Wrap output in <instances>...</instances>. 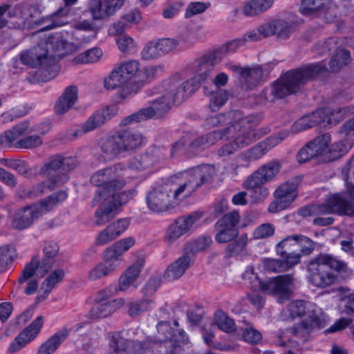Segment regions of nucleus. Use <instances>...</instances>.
<instances>
[{
	"mask_svg": "<svg viewBox=\"0 0 354 354\" xmlns=\"http://www.w3.org/2000/svg\"><path fill=\"white\" fill-rule=\"evenodd\" d=\"M160 68L156 66L144 68V77L138 81H131L140 71V63L137 60H129L115 67L109 75L104 80L106 89L118 88L117 95L121 99H126L137 94L145 83L151 82L156 77Z\"/></svg>",
	"mask_w": 354,
	"mask_h": 354,
	"instance_id": "f257e3e1",
	"label": "nucleus"
},
{
	"mask_svg": "<svg viewBox=\"0 0 354 354\" xmlns=\"http://www.w3.org/2000/svg\"><path fill=\"white\" fill-rule=\"evenodd\" d=\"M327 68L322 62L302 65L282 74L271 85V94L282 99L298 93L307 82L325 73Z\"/></svg>",
	"mask_w": 354,
	"mask_h": 354,
	"instance_id": "f03ea898",
	"label": "nucleus"
},
{
	"mask_svg": "<svg viewBox=\"0 0 354 354\" xmlns=\"http://www.w3.org/2000/svg\"><path fill=\"white\" fill-rule=\"evenodd\" d=\"M327 68L322 62L302 65L282 74L271 85V94L282 99L298 93L307 82L325 73Z\"/></svg>",
	"mask_w": 354,
	"mask_h": 354,
	"instance_id": "7ed1b4c3",
	"label": "nucleus"
},
{
	"mask_svg": "<svg viewBox=\"0 0 354 354\" xmlns=\"http://www.w3.org/2000/svg\"><path fill=\"white\" fill-rule=\"evenodd\" d=\"M326 266L342 275H348V264L330 254L320 253L313 258L307 265L308 282L318 288H325L337 281V276L326 269Z\"/></svg>",
	"mask_w": 354,
	"mask_h": 354,
	"instance_id": "20e7f679",
	"label": "nucleus"
},
{
	"mask_svg": "<svg viewBox=\"0 0 354 354\" xmlns=\"http://www.w3.org/2000/svg\"><path fill=\"white\" fill-rule=\"evenodd\" d=\"M316 214H337L354 217V188L329 196L324 204L304 206L298 210V214L302 217Z\"/></svg>",
	"mask_w": 354,
	"mask_h": 354,
	"instance_id": "39448f33",
	"label": "nucleus"
},
{
	"mask_svg": "<svg viewBox=\"0 0 354 354\" xmlns=\"http://www.w3.org/2000/svg\"><path fill=\"white\" fill-rule=\"evenodd\" d=\"M166 86V93L162 96L153 101L149 106L143 108L148 120L162 116L173 104H180L185 100L193 90L189 85L180 87V80L174 79L167 80Z\"/></svg>",
	"mask_w": 354,
	"mask_h": 354,
	"instance_id": "423d86ee",
	"label": "nucleus"
},
{
	"mask_svg": "<svg viewBox=\"0 0 354 354\" xmlns=\"http://www.w3.org/2000/svg\"><path fill=\"white\" fill-rule=\"evenodd\" d=\"M243 279L249 280L252 289L278 296L280 303L290 298L294 288V278L291 274L279 275L263 281L253 271H246L243 274Z\"/></svg>",
	"mask_w": 354,
	"mask_h": 354,
	"instance_id": "0eeeda50",
	"label": "nucleus"
},
{
	"mask_svg": "<svg viewBox=\"0 0 354 354\" xmlns=\"http://www.w3.org/2000/svg\"><path fill=\"white\" fill-rule=\"evenodd\" d=\"M254 128L255 124L252 118L248 116L220 131L224 133L223 138L227 136V139L232 138L240 148H243L270 131L268 128L262 129L259 131H256Z\"/></svg>",
	"mask_w": 354,
	"mask_h": 354,
	"instance_id": "6e6552de",
	"label": "nucleus"
},
{
	"mask_svg": "<svg viewBox=\"0 0 354 354\" xmlns=\"http://www.w3.org/2000/svg\"><path fill=\"white\" fill-rule=\"evenodd\" d=\"M142 142L140 133L129 129L118 131L106 139L102 145V150L107 154H119L122 152L133 151L140 147Z\"/></svg>",
	"mask_w": 354,
	"mask_h": 354,
	"instance_id": "1a4fd4ad",
	"label": "nucleus"
},
{
	"mask_svg": "<svg viewBox=\"0 0 354 354\" xmlns=\"http://www.w3.org/2000/svg\"><path fill=\"white\" fill-rule=\"evenodd\" d=\"M44 257L39 261V256H34L30 262L27 263L18 279L19 283H23L34 276L36 271L43 277L53 267L54 258L57 255L59 247L56 243L46 242L44 248Z\"/></svg>",
	"mask_w": 354,
	"mask_h": 354,
	"instance_id": "9d476101",
	"label": "nucleus"
},
{
	"mask_svg": "<svg viewBox=\"0 0 354 354\" xmlns=\"http://www.w3.org/2000/svg\"><path fill=\"white\" fill-rule=\"evenodd\" d=\"M124 169L121 163L103 169L104 185L96 190L92 201L93 205L115 196V192L124 187L126 182L122 178Z\"/></svg>",
	"mask_w": 354,
	"mask_h": 354,
	"instance_id": "9b49d317",
	"label": "nucleus"
},
{
	"mask_svg": "<svg viewBox=\"0 0 354 354\" xmlns=\"http://www.w3.org/2000/svg\"><path fill=\"white\" fill-rule=\"evenodd\" d=\"M219 61L220 59L216 57L212 50L205 53L196 62L194 77L183 82L180 81V87L189 85L190 88H193L192 93L195 92L200 83L212 77L215 64Z\"/></svg>",
	"mask_w": 354,
	"mask_h": 354,
	"instance_id": "f8f14e48",
	"label": "nucleus"
},
{
	"mask_svg": "<svg viewBox=\"0 0 354 354\" xmlns=\"http://www.w3.org/2000/svg\"><path fill=\"white\" fill-rule=\"evenodd\" d=\"M301 181L300 176H295L281 184L274 193L275 200L269 205V212L274 214L288 207L297 196L296 189Z\"/></svg>",
	"mask_w": 354,
	"mask_h": 354,
	"instance_id": "ddd939ff",
	"label": "nucleus"
},
{
	"mask_svg": "<svg viewBox=\"0 0 354 354\" xmlns=\"http://www.w3.org/2000/svg\"><path fill=\"white\" fill-rule=\"evenodd\" d=\"M118 109L115 106H108L93 112L84 122L71 129V135L73 138L81 137L88 132L102 127L106 121L111 119L117 113Z\"/></svg>",
	"mask_w": 354,
	"mask_h": 354,
	"instance_id": "4468645a",
	"label": "nucleus"
},
{
	"mask_svg": "<svg viewBox=\"0 0 354 354\" xmlns=\"http://www.w3.org/2000/svg\"><path fill=\"white\" fill-rule=\"evenodd\" d=\"M168 154L165 147L152 146L139 157L132 159L129 167L137 170H145L165 160Z\"/></svg>",
	"mask_w": 354,
	"mask_h": 354,
	"instance_id": "2eb2a0df",
	"label": "nucleus"
},
{
	"mask_svg": "<svg viewBox=\"0 0 354 354\" xmlns=\"http://www.w3.org/2000/svg\"><path fill=\"white\" fill-rule=\"evenodd\" d=\"M203 215L201 211L194 212L187 216L178 217L167 228L165 240L172 243L181 236L188 232L192 225Z\"/></svg>",
	"mask_w": 354,
	"mask_h": 354,
	"instance_id": "dca6fc26",
	"label": "nucleus"
},
{
	"mask_svg": "<svg viewBox=\"0 0 354 354\" xmlns=\"http://www.w3.org/2000/svg\"><path fill=\"white\" fill-rule=\"evenodd\" d=\"M330 141L331 136L328 133L316 137L298 151L297 154V161L299 163H304L316 156H322L328 148Z\"/></svg>",
	"mask_w": 354,
	"mask_h": 354,
	"instance_id": "f3484780",
	"label": "nucleus"
},
{
	"mask_svg": "<svg viewBox=\"0 0 354 354\" xmlns=\"http://www.w3.org/2000/svg\"><path fill=\"white\" fill-rule=\"evenodd\" d=\"M45 214L41 205H27L15 212L12 216L11 225L17 230H24L30 227L35 221Z\"/></svg>",
	"mask_w": 354,
	"mask_h": 354,
	"instance_id": "a211bd4d",
	"label": "nucleus"
},
{
	"mask_svg": "<svg viewBox=\"0 0 354 354\" xmlns=\"http://www.w3.org/2000/svg\"><path fill=\"white\" fill-rule=\"evenodd\" d=\"M43 324L44 317L42 316H38L18 334L9 345L8 351L10 353H13L25 347L37 336Z\"/></svg>",
	"mask_w": 354,
	"mask_h": 354,
	"instance_id": "6ab92c4d",
	"label": "nucleus"
},
{
	"mask_svg": "<svg viewBox=\"0 0 354 354\" xmlns=\"http://www.w3.org/2000/svg\"><path fill=\"white\" fill-rule=\"evenodd\" d=\"M214 175V167L209 165H203L186 172L185 180L189 186V192L193 193L202 185L209 183Z\"/></svg>",
	"mask_w": 354,
	"mask_h": 354,
	"instance_id": "aec40b11",
	"label": "nucleus"
},
{
	"mask_svg": "<svg viewBox=\"0 0 354 354\" xmlns=\"http://www.w3.org/2000/svg\"><path fill=\"white\" fill-rule=\"evenodd\" d=\"M134 243L135 239L133 237L122 239L115 242L104 250L103 253L104 262L115 270L122 260V254L129 250Z\"/></svg>",
	"mask_w": 354,
	"mask_h": 354,
	"instance_id": "412c9836",
	"label": "nucleus"
},
{
	"mask_svg": "<svg viewBox=\"0 0 354 354\" xmlns=\"http://www.w3.org/2000/svg\"><path fill=\"white\" fill-rule=\"evenodd\" d=\"M171 191L167 187H160L149 192L147 196L148 207L153 212L167 210L171 205Z\"/></svg>",
	"mask_w": 354,
	"mask_h": 354,
	"instance_id": "4be33fe9",
	"label": "nucleus"
},
{
	"mask_svg": "<svg viewBox=\"0 0 354 354\" xmlns=\"http://www.w3.org/2000/svg\"><path fill=\"white\" fill-rule=\"evenodd\" d=\"M297 234L290 235L279 241L276 251L281 258H285L288 263L293 266L300 261L301 254L298 252Z\"/></svg>",
	"mask_w": 354,
	"mask_h": 354,
	"instance_id": "5701e85b",
	"label": "nucleus"
},
{
	"mask_svg": "<svg viewBox=\"0 0 354 354\" xmlns=\"http://www.w3.org/2000/svg\"><path fill=\"white\" fill-rule=\"evenodd\" d=\"M124 0H91L89 10L94 19H103L122 7Z\"/></svg>",
	"mask_w": 354,
	"mask_h": 354,
	"instance_id": "b1692460",
	"label": "nucleus"
},
{
	"mask_svg": "<svg viewBox=\"0 0 354 354\" xmlns=\"http://www.w3.org/2000/svg\"><path fill=\"white\" fill-rule=\"evenodd\" d=\"M130 220L124 218L113 222L103 230L96 237L95 243L99 245L106 244L121 235L129 227Z\"/></svg>",
	"mask_w": 354,
	"mask_h": 354,
	"instance_id": "393cba45",
	"label": "nucleus"
},
{
	"mask_svg": "<svg viewBox=\"0 0 354 354\" xmlns=\"http://www.w3.org/2000/svg\"><path fill=\"white\" fill-rule=\"evenodd\" d=\"M223 133L220 130L213 131L206 135L194 138L187 146V153L195 155L213 145L216 142L223 138Z\"/></svg>",
	"mask_w": 354,
	"mask_h": 354,
	"instance_id": "a878e982",
	"label": "nucleus"
},
{
	"mask_svg": "<svg viewBox=\"0 0 354 354\" xmlns=\"http://www.w3.org/2000/svg\"><path fill=\"white\" fill-rule=\"evenodd\" d=\"M264 81L263 70L261 65L245 67L242 70V77H239L241 86L244 90H252Z\"/></svg>",
	"mask_w": 354,
	"mask_h": 354,
	"instance_id": "bb28decb",
	"label": "nucleus"
},
{
	"mask_svg": "<svg viewBox=\"0 0 354 354\" xmlns=\"http://www.w3.org/2000/svg\"><path fill=\"white\" fill-rule=\"evenodd\" d=\"M124 303L123 298L112 299L109 302L95 303L87 317L95 320L107 317L122 307Z\"/></svg>",
	"mask_w": 354,
	"mask_h": 354,
	"instance_id": "cd10ccee",
	"label": "nucleus"
},
{
	"mask_svg": "<svg viewBox=\"0 0 354 354\" xmlns=\"http://www.w3.org/2000/svg\"><path fill=\"white\" fill-rule=\"evenodd\" d=\"M192 259L185 252L176 261L169 264L163 274V278L167 281H174L180 278L191 266Z\"/></svg>",
	"mask_w": 354,
	"mask_h": 354,
	"instance_id": "c85d7f7f",
	"label": "nucleus"
},
{
	"mask_svg": "<svg viewBox=\"0 0 354 354\" xmlns=\"http://www.w3.org/2000/svg\"><path fill=\"white\" fill-rule=\"evenodd\" d=\"M20 60L25 65L32 68L46 66L48 62V51L40 46L23 52L20 55Z\"/></svg>",
	"mask_w": 354,
	"mask_h": 354,
	"instance_id": "c756f323",
	"label": "nucleus"
},
{
	"mask_svg": "<svg viewBox=\"0 0 354 354\" xmlns=\"http://www.w3.org/2000/svg\"><path fill=\"white\" fill-rule=\"evenodd\" d=\"M281 168V162L278 160H273L261 166L250 176L254 178L252 181L267 183L277 176Z\"/></svg>",
	"mask_w": 354,
	"mask_h": 354,
	"instance_id": "7c9ffc66",
	"label": "nucleus"
},
{
	"mask_svg": "<svg viewBox=\"0 0 354 354\" xmlns=\"http://www.w3.org/2000/svg\"><path fill=\"white\" fill-rule=\"evenodd\" d=\"M78 88L75 85L66 87L62 95L58 98L55 111L57 114H64L67 112L77 100Z\"/></svg>",
	"mask_w": 354,
	"mask_h": 354,
	"instance_id": "2f4dec72",
	"label": "nucleus"
},
{
	"mask_svg": "<svg viewBox=\"0 0 354 354\" xmlns=\"http://www.w3.org/2000/svg\"><path fill=\"white\" fill-rule=\"evenodd\" d=\"M144 264L143 259L137 260L120 276L118 286L119 290H126L138 279Z\"/></svg>",
	"mask_w": 354,
	"mask_h": 354,
	"instance_id": "473e14b6",
	"label": "nucleus"
},
{
	"mask_svg": "<svg viewBox=\"0 0 354 354\" xmlns=\"http://www.w3.org/2000/svg\"><path fill=\"white\" fill-rule=\"evenodd\" d=\"M326 113L322 109H317L308 115L299 118L292 126L295 131H301L312 128L321 122L326 118Z\"/></svg>",
	"mask_w": 354,
	"mask_h": 354,
	"instance_id": "72a5a7b5",
	"label": "nucleus"
},
{
	"mask_svg": "<svg viewBox=\"0 0 354 354\" xmlns=\"http://www.w3.org/2000/svg\"><path fill=\"white\" fill-rule=\"evenodd\" d=\"M68 180V176L66 174L50 177L48 180L33 186L29 191V195L33 197L41 196L46 191V189L53 190L55 187L66 183Z\"/></svg>",
	"mask_w": 354,
	"mask_h": 354,
	"instance_id": "f704fd0d",
	"label": "nucleus"
},
{
	"mask_svg": "<svg viewBox=\"0 0 354 354\" xmlns=\"http://www.w3.org/2000/svg\"><path fill=\"white\" fill-rule=\"evenodd\" d=\"M68 335L67 328L61 329L40 346L38 354H53L66 339Z\"/></svg>",
	"mask_w": 354,
	"mask_h": 354,
	"instance_id": "c9c22d12",
	"label": "nucleus"
},
{
	"mask_svg": "<svg viewBox=\"0 0 354 354\" xmlns=\"http://www.w3.org/2000/svg\"><path fill=\"white\" fill-rule=\"evenodd\" d=\"M313 327L322 328L324 327V324L318 317L315 316L310 321L305 319L295 324L290 330L296 337L306 339Z\"/></svg>",
	"mask_w": 354,
	"mask_h": 354,
	"instance_id": "e433bc0d",
	"label": "nucleus"
},
{
	"mask_svg": "<svg viewBox=\"0 0 354 354\" xmlns=\"http://www.w3.org/2000/svg\"><path fill=\"white\" fill-rule=\"evenodd\" d=\"M274 0H250L243 7L242 12L247 17H255L269 10Z\"/></svg>",
	"mask_w": 354,
	"mask_h": 354,
	"instance_id": "4c0bfd02",
	"label": "nucleus"
},
{
	"mask_svg": "<svg viewBox=\"0 0 354 354\" xmlns=\"http://www.w3.org/2000/svg\"><path fill=\"white\" fill-rule=\"evenodd\" d=\"M62 156L60 155H55L51 157L49 160L46 162L40 170V173L47 176H62L65 174L62 172ZM66 175L68 176L67 174Z\"/></svg>",
	"mask_w": 354,
	"mask_h": 354,
	"instance_id": "58836bf2",
	"label": "nucleus"
},
{
	"mask_svg": "<svg viewBox=\"0 0 354 354\" xmlns=\"http://www.w3.org/2000/svg\"><path fill=\"white\" fill-rule=\"evenodd\" d=\"M252 178L249 176L244 184L245 189L250 190L252 197L256 201L265 199L269 194V190L264 187L265 183H259L257 180L252 181Z\"/></svg>",
	"mask_w": 354,
	"mask_h": 354,
	"instance_id": "ea45409f",
	"label": "nucleus"
},
{
	"mask_svg": "<svg viewBox=\"0 0 354 354\" xmlns=\"http://www.w3.org/2000/svg\"><path fill=\"white\" fill-rule=\"evenodd\" d=\"M353 144L352 140H343L333 143L328 149L330 159L334 160L342 157L352 148Z\"/></svg>",
	"mask_w": 354,
	"mask_h": 354,
	"instance_id": "a19ab883",
	"label": "nucleus"
},
{
	"mask_svg": "<svg viewBox=\"0 0 354 354\" xmlns=\"http://www.w3.org/2000/svg\"><path fill=\"white\" fill-rule=\"evenodd\" d=\"M17 257L16 250L11 245L0 247V272H4Z\"/></svg>",
	"mask_w": 354,
	"mask_h": 354,
	"instance_id": "79ce46f5",
	"label": "nucleus"
},
{
	"mask_svg": "<svg viewBox=\"0 0 354 354\" xmlns=\"http://www.w3.org/2000/svg\"><path fill=\"white\" fill-rule=\"evenodd\" d=\"M350 52L344 48H339L336 50L335 54L331 57L329 62V67L332 72L339 70L343 66L348 63Z\"/></svg>",
	"mask_w": 354,
	"mask_h": 354,
	"instance_id": "37998d69",
	"label": "nucleus"
},
{
	"mask_svg": "<svg viewBox=\"0 0 354 354\" xmlns=\"http://www.w3.org/2000/svg\"><path fill=\"white\" fill-rule=\"evenodd\" d=\"M274 35L278 38L286 39L295 30V26L293 23L288 22L283 19L274 20Z\"/></svg>",
	"mask_w": 354,
	"mask_h": 354,
	"instance_id": "c03bdc74",
	"label": "nucleus"
},
{
	"mask_svg": "<svg viewBox=\"0 0 354 354\" xmlns=\"http://www.w3.org/2000/svg\"><path fill=\"white\" fill-rule=\"evenodd\" d=\"M246 42V39H236L231 41L227 42L225 44L222 45L221 47L212 50L216 57H217L220 60L227 54L232 53L237 50V49L243 46Z\"/></svg>",
	"mask_w": 354,
	"mask_h": 354,
	"instance_id": "a18cd8bd",
	"label": "nucleus"
},
{
	"mask_svg": "<svg viewBox=\"0 0 354 354\" xmlns=\"http://www.w3.org/2000/svg\"><path fill=\"white\" fill-rule=\"evenodd\" d=\"M68 194L66 191L60 190L40 201V205L45 213L50 211L58 203L66 199Z\"/></svg>",
	"mask_w": 354,
	"mask_h": 354,
	"instance_id": "49530a36",
	"label": "nucleus"
},
{
	"mask_svg": "<svg viewBox=\"0 0 354 354\" xmlns=\"http://www.w3.org/2000/svg\"><path fill=\"white\" fill-rule=\"evenodd\" d=\"M247 241V234H241L239 238L227 245L225 250V255L227 257H232L239 254L246 246Z\"/></svg>",
	"mask_w": 354,
	"mask_h": 354,
	"instance_id": "de8ad7c7",
	"label": "nucleus"
},
{
	"mask_svg": "<svg viewBox=\"0 0 354 354\" xmlns=\"http://www.w3.org/2000/svg\"><path fill=\"white\" fill-rule=\"evenodd\" d=\"M330 0H303L300 6V12L304 15H310L317 10H323Z\"/></svg>",
	"mask_w": 354,
	"mask_h": 354,
	"instance_id": "09e8293b",
	"label": "nucleus"
},
{
	"mask_svg": "<svg viewBox=\"0 0 354 354\" xmlns=\"http://www.w3.org/2000/svg\"><path fill=\"white\" fill-rule=\"evenodd\" d=\"M212 243V239L209 236H201L193 241L187 243L185 247L187 254H195L208 248Z\"/></svg>",
	"mask_w": 354,
	"mask_h": 354,
	"instance_id": "8fccbe9b",
	"label": "nucleus"
},
{
	"mask_svg": "<svg viewBox=\"0 0 354 354\" xmlns=\"http://www.w3.org/2000/svg\"><path fill=\"white\" fill-rule=\"evenodd\" d=\"M240 220V216L236 211L224 214L215 224V227L237 229L236 225Z\"/></svg>",
	"mask_w": 354,
	"mask_h": 354,
	"instance_id": "3c124183",
	"label": "nucleus"
},
{
	"mask_svg": "<svg viewBox=\"0 0 354 354\" xmlns=\"http://www.w3.org/2000/svg\"><path fill=\"white\" fill-rule=\"evenodd\" d=\"M43 143V139L39 135H30L18 140L14 144V147L18 149H33L40 147Z\"/></svg>",
	"mask_w": 354,
	"mask_h": 354,
	"instance_id": "603ef678",
	"label": "nucleus"
},
{
	"mask_svg": "<svg viewBox=\"0 0 354 354\" xmlns=\"http://www.w3.org/2000/svg\"><path fill=\"white\" fill-rule=\"evenodd\" d=\"M215 322L218 328L226 333H232L236 329L234 321L221 310L215 313Z\"/></svg>",
	"mask_w": 354,
	"mask_h": 354,
	"instance_id": "864d4df0",
	"label": "nucleus"
},
{
	"mask_svg": "<svg viewBox=\"0 0 354 354\" xmlns=\"http://www.w3.org/2000/svg\"><path fill=\"white\" fill-rule=\"evenodd\" d=\"M102 52L101 49L98 48H92L86 50L83 53L77 55L75 58L74 61L77 64H89L93 63L102 57Z\"/></svg>",
	"mask_w": 354,
	"mask_h": 354,
	"instance_id": "5fc2aeb1",
	"label": "nucleus"
},
{
	"mask_svg": "<svg viewBox=\"0 0 354 354\" xmlns=\"http://www.w3.org/2000/svg\"><path fill=\"white\" fill-rule=\"evenodd\" d=\"M151 303H152V300L148 299H139L129 303V315L131 317H135L140 313L149 310Z\"/></svg>",
	"mask_w": 354,
	"mask_h": 354,
	"instance_id": "6e6d98bb",
	"label": "nucleus"
},
{
	"mask_svg": "<svg viewBox=\"0 0 354 354\" xmlns=\"http://www.w3.org/2000/svg\"><path fill=\"white\" fill-rule=\"evenodd\" d=\"M267 152L266 149L259 142L250 149L243 152L241 158L246 161H254L263 157Z\"/></svg>",
	"mask_w": 354,
	"mask_h": 354,
	"instance_id": "4d7b16f0",
	"label": "nucleus"
},
{
	"mask_svg": "<svg viewBox=\"0 0 354 354\" xmlns=\"http://www.w3.org/2000/svg\"><path fill=\"white\" fill-rule=\"evenodd\" d=\"M65 276V272L62 269L54 270L48 277L43 281L41 288H46V292H50L54 286L61 282Z\"/></svg>",
	"mask_w": 354,
	"mask_h": 354,
	"instance_id": "13d9d810",
	"label": "nucleus"
},
{
	"mask_svg": "<svg viewBox=\"0 0 354 354\" xmlns=\"http://www.w3.org/2000/svg\"><path fill=\"white\" fill-rule=\"evenodd\" d=\"M265 267L270 271L279 272H284L292 267V265L288 263V261L285 258H281L280 259H265L264 261Z\"/></svg>",
	"mask_w": 354,
	"mask_h": 354,
	"instance_id": "bf43d9fd",
	"label": "nucleus"
},
{
	"mask_svg": "<svg viewBox=\"0 0 354 354\" xmlns=\"http://www.w3.org/2000/svg\"><path fill=\"white\" fill-rule=\"evenodd\" d=\"M114 270L105 262L99 263L89 272L88 279L95 281L110 274Z\"/></svg>",
	"mask_w": 354,
	"mask_h": 354,
	"instance_id": "052dcab7",
	"label": "nucleus"
},
{
	"mask_svg": "<svg viewBox=\"0 0 354 354\" xmlns=\"http://www.w3.org/2000/svg\"><path fill=\"white\" fill-rule=\"evenodd\" d=\"M218 232L215 235V240L218 243H225L234 240L239 235L238 229H228L216 227Z\"/></svg>",
	"mask_w": 354,
	"mask_h": 354,
	"instance_id": "680f3d73",
	"label": "nucleus"
},
{
	"mask_svg": "<svg viewBox=\"0 0 354 354\" xmlns=\"http://www.w3.org/2000/svg\"><path fill=\"white\" fill-rule=\"evenodd\" d=\"M289 132L287 131H282L277 133L272 134L261 142L266 149L267 151L276 147L281 143L283 140L289 136Z\"/></svg>",
	"mask_w": 354,
	"mask_h": 354,
	"instance_id": "e2e57ef3",
	"label": "nucleus"
},
{
	"mask_svg": "<svg viewBox=\"0 0 354 354\" xmlns=\"http://www.w3.org/2000/svg\"><path fill=\"white\" fill-rule=\"evenodd\" d=\"M141 56L145 60H150L162 56L156 39L150 41L145 46L141 51Z\"/></svg>",
	"mask_w": 354,
	"mask_h": 354,
	"instance_id": "0e129e2a",
	"label": "nucleus"
},
{
	"mask_svg": "<svg viewBox=\"0 0 354 354\" xmlns=\"http://www.w3.org/2000/svg\"><path fill=\"white\" fill-rule=\"evenodd\" d=\"M297 239L298 250L303 255H310L315 248V242L302 234H297Z\"/></svg>",
	"mask_w": 354,
	"mask_h": 354,
	"instance_id": "69168bd1",
	"label": "nucleus"
},
{
	"mask_svg": "<svg viewBox=\"0 0 354 354\" xmlns=\"http://www.w3.org/2000/svg\"><path fill=\"white\" fill-rule=\"evenodd\" d=\"M95 215L97 218L95 223L97 225H104L113 218V207L111 206L104 207L101 206L97 209Z\"/></svg>",
	"mask_w": 354,
	"mask_h": 354,
	"instance_id": "338daca9",
	"label": "nucleus"
},
{
	"mask_svg": "<svg viewBox=\"0 0 354 354\" xmlns=\"http://www.w3.org/2000/svg\"><path fill=\"white\" fill-rule=\"evenodd\" d=\"M228 100V93L226 90H220L213 93L210 100L209 108L212 111H216L221 108Z\"/></svg>",
	"mask_w": 354,
	"mask_h": 354,
	"instance_id": "774afa93",
	"label": "nucleus"
}]
</instances>
